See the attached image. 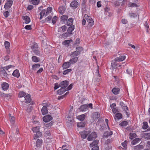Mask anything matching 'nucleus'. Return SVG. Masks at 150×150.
I'll return each instance as SVG.
<instances>
[{
    "mask_svg": "<svg viewBox=\"0 0 150 150\" xmlns=\"http://www.w3.org/2000/svg\"><path fill=\"white\" fill-rule=\"evenodd\" d=\"M25 103H30L31 100L30 96L29 94L27 95L25 97Z\"/></svg>",
    "mask_w": 150,
    "mask_h": 150,
    "instance_id": "obj_21",
    "label": "nucleus"
},
{
    "mask_svg": "<svg viewBox=\"0 0 150 150\" xmlns=\"http://www.w3.org/2000/svg\"><path fill=\"white\" fill-rule=\"evenodd\" d=\"M22 18L25 24H28L30 22V17L27 16H22Z\"/></svg>",
    "mask_w": 150,
    "mask_h": 150,
    "instance_id": "obj_8",
    "label": "nucleus"
},
{
    "mask_svg": "<svg viewBox=\"0 0 150 150\" xmlns=\"http://www.w3.org/2000/svg\"><path fill=\"white\" fill-rule=\"evenodd\" d=\"M83 49L82 47H78L76 48V50L80 54L81 52L83 50Z\"/></svg>",
    "mask_w": 150,
    "mask_h": 150,
    "instance_id": "obj_61",
    "label": "nucleus"
},
{
    "mask_svg": "<svg viewBox=\"0 0 150 150\" xmlns=\"http://www.w3.org/2000/svg\"><path fill=\"white\" fill-rule=\"evenodd\" d=\"M128 6L129 7H138L139 6V5L134 3L129 2Z\"/></svg>",
    "mask_w": 150,
    "mask_h": 150,
    "instance_id": "obj_29",
    "label": "nucleus"
},
{
    "mask_svg": "<svg viewBox=\"0 0 150 150\" xmlns=\"http://www.w3.org/2000/svg\"><path fill=\"white\" fill-rule=\"evenodd\" d=\"M73 22V19L71 18H69L67 22V25L68 26H71L72 25Z\"/></svg>",
    "mask_w": 150,
    "mask_h": 150,
    "instance_id": "obj_34",
    "label": "nucleus"
},
{
    "mask_svg": "<svg viewBox=\"0 0 150 150\" xmlns=\"http://www.w3.org/2000/svg\"><path fill=\"white\" fill-rule=\"evenodd\" d=\"M78 6L79 3L77 1H73L71 3L70 6L74 8H76Z\"/></svg>",
    "mask_w": 150,
    "mask_h": 150,
    "instance_id": "obj_11",
    "label": "nucleus"
},
{
    "mask_svg": "<svg viewBox=\"0 0 150 150\" xmlns=\"http://www.w3.org/2000/svg\"><path fill=\"white\" fill-rule=\"evenodd\" d=\"M149 126L148 123L146 122H143L142 128L144 129H146L148 128Z\"/></svg>",
    "mask_w": 150,
    "mask_h": 150,
    "instance_id": "obj_40",
    "label": "nucleus"
},
{
    "mask_svg": "<svg viewBox=\"0 0 150 150\" xmlns=\"http://www.w3.org/2000/svg\"><path fill=\"white\" fill-rule=\"evenodd\" d=\"M80 133L81 137L83 139H85L86 138L88 135L89 134L90 132L89 131H84Z\"/></svg>",
    "mask_w": 150,
    "mask_h": 150,
    "instance_id": "obj_7",
    "label": "nucleus"
},
{
    "mask_svg": "<svg viewBox=\"0 0 150 150\" xmlns=\"http://www.w3.org/2000/svg\"><path fill=\"white\" fill-rule=\"evenodd\" d=\"M47 41L45 40H42V46L45 48H46L47 47Z\"/></svg>",
    "mask_w": 150,
    "mask_h": 150,
    "instance_id": "obj_43",
    "label": "nucleus"
},
{
    "mask_svg": "<svg viewBox=\"0 0 150 150\" xmlns=\"http://www.w3.org/2000/svg\"><path fill=\"white\" fill-rule=\"evenodd\" d=\"M42 135V132L39 131L38 132H36V133L35 135V136L33 137V138L34 139H35L41 137Z\"/></svg>",
    "mask_w": 150,
    "mask_h": 150,
    "instance_id": "obj_27",
    "label": "nucleus"
},
{
    "mask_svg": "<svg viewBox=\"0 0 150 150\" xmlns=\"http://www.w3.org/2000/svg\"><path fill=\"white\" fill-rule=\"evenodd\" d=\"M45 136L46 137L50 136L51 135L50 132L49 130L46 131L44 133Z\"/></svg>",
    "mask_w": 150,
    "mask_h": 150,
    "instance_id": "obj_58",
    "label": "nucleus"
},
{
    "mask_svg": "<svg viewBox=\"0 0 150 150\" xmlns=\"http://www.w3.org/2000/svg\"><path fill=\"white\" fill-rule=\"evenodd\" d=\"M40 66V64H35L32 66V69L33 70H35L38 68Z\"/></svg>",
    "mask_w": 150,
    "mask_h": 150,
    "instance_id": "obj_49",
    "label": "nucleus"
},
{
    "mask_svg": "<svg viewBox=\"0 0 150 150\" xmlns=\"http://www.w3.org/2000/svg\"><path fill=\"white\" fill-rule=\"evenodd\" d=\"M52 8L51 7H48L47 8L46 10V13H45V16H47L49 13L51 12L52 10Z\"/></svg>",
    "mask_w": 150,
    "mask_h": 150,
    "instance_id": "obj_46",
    "label": "nucleus"
},
{
    "mask_svg": "<svg viewBox=\"0 0 150 150\" xmlns=\"http://www.w3.org/2000/svg\"><path fill=\"white\" fill-rule=\"evenodd\" d=\"M114 117L115 120H118L122 118V115L121 113L117 112L115 115Z\"/></svg>",
    "mask_w": 150,
    "mask_h": 150,
    "instance_id": "obj_12",
    "label": "nucleus"
},
{
    "mask_svg": "<svg viewBox=\"0 0 150 150\" xmlns=\"http://www.w3.org/2000/svg\"><path fill=\"white\" fill-rule=\"evenodd\" d=\"M71 71V69H69L66 70H65L63 71V74L64 75H66L68 74L69 72H70Z\"/></svg>",
    "mask_w": 150,
    "mask_h": 150,
    "instance_id": "obj_54",
    "label": "nucleus"
},
{
    "mask_svg": "<svg viewBox=\"0 0 150 150\" xmlns=\"http://www.w3.org/2000/svg\"><path fill=\"white\" fill-rule=\"evenodd\" d=\"M99 141L98 140H95L92 142L90 145V147H92L97 145Z\"/></svg>",
    "mask_w": 150,
    "mask_h": 150,
    "instance_id": "obj_28",
    "label": "nucleus"
},
{
    "mask_svg": "<svg viewBox=\"0 0 150 150\" xmlns=\"http://www.w3.org/2000/svg\"><path fill=\"white\" fill-rule=\"evenodd\" d=\"M84 17L86 19L87 22L88 23V26L91 27L93 25L94 22L91 17L85 14L84 16Z\"/></svg>",
    "mask_w": 150,
    "mask_h": 150,
    "instance_id": "obj_1",
    "label": "nucleus"
},
{
    "mask_svg": "<svg viewBox=\"0 0 150 150\" xmlns=\"http://www.w3.org/2000/svg\"><path fill=\"white\" fill-rule=\"evenodd\" d=\"M52 119L51 115H47L43 117V120L45 122H48Z\"/></svg>",
    "mask_w": 150,
    "mask_h": 150,
    "instance_id": "obj_4",
    "label": "nucleus"
},
{
    "mask_svg": "<svg viewBox=\"0 0 150 150\" xmlns=\"http://www.w3.org/2000/svg\"><path fill=\"white\" fill-rule=\"evenodd\" d=\"M31 52L33 53L35 55L39 56L40 54L41 51L38 48L32 50Z\"/></svg>",
    "mask_w": 150,
    "mask_h": 150,
    "instance_id": "obj_16",
    "label": "nucleus"
},
{
    "mask_svg": "<svg viewBox=\"0 0 150 150\" xmlns=\"http://www.w3.org/2000/svg\"><path fill=\"white\" fill-rule=\"evenodd\" d=\"M112 131H107L104 134V136L105 137H107L109 136L112 135Z\"/></svg>",
    "mask_w": 150,
    "mask_h": 150,
    "instance_id": "obj_42",
    "label": "nucleus"
},
{
    "mask_svg": "<svg viewBox=\"0 0 150 150\" xmlns=\"http://www.w3.org/2000/svg\"><path fill=\"white\" fill-rule=\"evenodd\" d=\"M31 2L33 5H36L39 3L40 1L39 0H32Z\"/></svg>",
    "mask_w": 150,
    "mask_h": 150,
    "instance_id": "obj_56",
    "label": "nucleus"
},
{
    "mask_svg": "<svg viewBox=\"0 0 150 150\" xmlns=\"http://www.w3.org/2000/svg\"><path fill=\"white\" fill-rule=\"evenodd\" d=\"M130 137L129 138L131 139H132L134 138H135L136 137V134L134 133H130L129 134Z\"/></svg>",
    "mask_w": 150,
    "mask_h": 150,
    "instance_id": "obj_50",
    "label": "nucleus"
},
{
    "mask_svg": "<svg viewBox=\"0 0 150 150\" xmlns=\"http://www.w3.org/2000/svg\"><path fill=\"white\" fill-rule=\"evenodd\" d=\"M59 11V13L61 14H62L64 13L65 10V7L63 6H60L59 8H58Z\"/></svg>",
    "mask_w": 150,
    "mask_h": 150,
    "instance_id": "obj_23",
    "label": "nucleus"
},
{
    "mask_svg": "<svg viewBox=\"0 0 150 150\" xmlns=\"http://www.w3.org/2000/svg\"><path fill=\"white\" fill-rule=\"evenodd\" d=\"M78 60V57H76L71 59L69 61L71 64H74L77 62Z\"/></svg>",
    "mask_w": 150,
    "mask_h": 150,
    "instance_id": "obj_22",
    "label": "nucleus"
},
{
    "mask_svg": "<svg viewBox=\"0 0 150 150\" xmlns=\"http://www.w3.org/2000/svg\"><path fill=\"white\" fill-rule=\"evenodd\" d=\"M32 61L35 62H38L40 61V58L35 56H33L32 57Z\"/></svg>",
    "mask_w": 150,
    "mask_h": 150,
    "instance_id": "obj_31",
    "label": "nucleus"
},
{
    "mask_svg": "<svg viewBox=\"0 0 150 150\" xmlns=\"http://www.w3.org/2000/svg\"><path fill=\"white\" fill-rule=\"evenodd\" d=\"M4 45L6 49L8 50L9 49L10 45L9 42L7 41H5L4 42Z\"/></svg>",
    "mask_w": 150,
    "mask_h": 150,
    "instance_id": "obj_48",
    "label": "nucleus"
},
{
    "mask_svg": "<svg viewBox=\"0 0 150 150\" xmlns=\"http://www.w3.org/2000/svg\"><path fill=\"white\" fill-rule=\"evenodd\" d=\"M0 74L2 78L5 79L7 78V76L8 74L5 70H4V69H3L2 68L1 69V70L0 71Z\"/></svg>",
    "mask_w": 150,
    "mask_h": 150,
    "instance_id": "obj_6",
    "label": "nucleus"
},
{
    "mask_svg": "<svg viewBox=\"0 0 150 150\" xmlns=\"http://www.w3.org/2000/svg\"><path fill=\"white\" fill-rule=\"evenodd\" d=\"M129 16L131 18H134L137 16V14L136 13H129Z\"/></svg>",
    "mask_w": 150,
    "mask_h": 150,
    "instance_id": "obj_55",
    "label": "nucleus"
},
{
    "mask_svg": "<svg viewBox=\"0 0 150 150\" xmlns=\"http://www.w3.org/2000/svg\"><path fill=\"white\" fill-rule=\"evenodd\" d=\"M12 75L14 77L18 78L20 76L19 71L17 69L15 70L12 73Z\"/></svg>",
    "mask_w": 150,
    "mask_h": 150,
    "instance_id": "obj_20",
    "label": "nucleus"
},
{
    "mask_svg": "<svg viewBox=\"0 0 150 150\" xmlns=\"http://www.w3.org/2000/svg\"><path fill=\"white\" fill-rule=\"evenodd\" d=\"M57 17L56 16H54L52 19V23L53 24H55L57 21Z\"/></svg>",
    "mask_w": 150,
    "mask_h": 150,
    "instance_id": "obj_59",
    "label": "nucleus"
},
{
    "mask_svg": "<svg viewBox=\"0 0 150 150\" xmlns=\"http://www.w3.org/2000/svg\"><path fill=\"white\" fill-rule=\"evenodd\" d=\"M69 84L68 82L67 81H64L61 82L59 84V86L61 88L65 89Z\"/></svg>",
    "mask_w": 150,
    "mask_h": 150,
    "instance_id": "obj_5",
    "label": "nucleus"
},
{
    "mask_svg": "<svg viewBox=\"0 0 150 150\" xmlns=\"http://www.w3.org/2000/svg\"><path fill=\"white\" fill-rule=\"evenodd\" d=\"M13 3L12 0H9L8 1L5 3L4 8L6 10L8 9L12 6Z\"/></svg>",
    "mask_w": 150,
    "mask_h": 150,
    "instance_id": "obj_2",
    "label": "nucleus"
},
{
    "mask_svg": "<svg viewBox=\"0 0 150 150\" xmlns=\"http://www.w3.org/2000/svg\"><path fill=\"white\" fill-rule=\"evenodd\" d=\"M74 25H73L69 27L67 30V32L69 34H71V32L74 30Z\"/></svg>",
    "mask_w": 150,
    "mask_h": 150,
    "instance_id": "obj_39",
    "label": "nucleus"
},
{
    "mask_svg": "<svg viewBox=\"0 0 150 150\" xmlns=\"http://www.w3.org/2000/svg\"><path fill=\"white\" fill-rule=\"evenodd\" d=\"M66 91L65 89L61 88L60 89L57 91V93L59 95H61Z\"/></svg>",
    "mask_w": 150,
    "mask_h": 150,
    "instance_id": "obj_30",
    "label": "nucleus"
},
{
    "mask_svg": "<svg viewBox=\"0 0 150 150\" xmlns=\"http://www.w3.org/2000/svg\"><path fill=\"white\" fill-rule=\"evenodd\" d=\"M46 13V10L44 9L40 13V19H41L43 17L45 16V13Z\"/></svg>",
    "mask_w": 150,
    "mask_h": 150,
    "instance_id": "obj_38",
    "label": "nucleus"
},
{
    "mask_svg": "<svg viewBox=\"0 0 150 150\" xmlns=\"http://www.w3.org/2000/svg\"><path fill=\"white\" fill-rule=\"evenodd\" d=\"M32 130L33 132H38L39 131V127L38 126L34 127H33Z\"/></svg>",
    "mask_w": 150,
    "mask_h": 150,
    "instance_id": "obj_45",
    "label": "nucleus"
},
{
    "mask_svg": "<svg viewBox=\"0 0 150 150\" xmlns=\"http://www.w3.org/2000/svg\"><path fill=\"white\" fill-rule=\"evenodd\" d=\"M127 142L128 141H127L125 140L124 142L122 143V146L124 148V149L125 150H126L127 149Z\"/></svg>",
    "mask_w": 150,
    "mask_h": 150,
    "instance_id": "obj_41",
    "label": "nucleus"
},
{
    "mask_svg": "<svg viewBox=\"0 0 150 150\" xmlns=\"http://www.w3.org/2000/svg\"><path fill=\"white\" fill-rule=\"evenodd\" d=\"M71 65V64L69 62H65L63 64L62 67L64 69L69 68Z\"/></svg>",
    "mask_w": 150,
    "mask_h": 150,
    "instance_id": "obj_18",
    "label": "nucleus"
},
{
    "mask_svg": "<svg viewBox=\"0 0 150 150\" xmlns=\"http://www.w3.org/2000/svg\"><path fill=\"white\" fill-rule=\"evenodd\" d=\"M77 126L79 127H83L85 126V124L84 122H80L77 124Z\"/></svg>",
    "mask_w": 150,
    "mask_h": 150,
    "instance_id": "obj_47",
    "label": "nucleus"
},
{
    "mask_svg": "<svg viewBox=\"0 0 150 150\" xmlns=\"http://www.w3.org/2000/svg\"><path fill=\"white\" fill-rule=\"evenodd\" d=\"M42 142V140L41 139H38L36 144V145L37 147H39L41 146Z\"/></svg>",
    "mask_w": 150,
    "mask_h": 150,
    "instance_id": "obj_26",
    "label": "nucleus"
},
{
    "mask_svg": "<svg viewBox=\"0 0 150 150\" xmlns=\"http://www.w3.org/2000/svg\"><path fill=\"white\" fill-rule=\"evenodd\" d=\"M143 146L142 145L139 144L135 146L134 147L135 150H141L143 149Z\"/></svg>",
    "mask_w": 150,
    "mask_h": 150,
    "instance_id": "obj_32",
    "label": "nucleus"
},
{
    "mask_svg": "<svg viewBox=\"0 0 150 150\" xmlns=\"http://www.w3.org/2000/svg\"><path fill=\"white\" fill-rule=\"evenodd\" d=\"M126 58V56L124 55L116 57L115 59V61L117 62H121L124 60Z\"/></svg>",
    "mask_w": 150,
    "mask_h": 150,
    "instance_id": "obj_13",
    "label": "nucleus"
},
{
    "mask_svg": "<svg viewBox=\"0 0 150 150\" xmlns=\"http://www.w3.org/2000/svg\"><path fill=\"white\" fill-rule=\"evenodd\" d=\"M97 137V134L95 132H93L89 135L87 139L89 141H91L93 139H95Z\"/></svg>",
    "mask_w": 150,
    "mask_h": 150,
    "instance_id": "obj_3",
    "label": "nucleus"
},
{
    "mask_svg": "<svg viewBox=\"0 0 150 150\" xmlns=\"http://www.w3.org/2000/svg\"><path fill=\"white\" fill-rule=\"evenodd\" d=\"M41 112L42 114L43 115H45L48 113V111L46 106H43Z\"/></svg>",
    "mask_w": 150,
    "mask_h": 150,
    "instance_id": "obj_15",
    "label": "nucleus"
},
{
    "mask_svg": "<svg viewBox=\"0 0 150 150\" xmlns=\"http://www.w3.org/2000/svg\"><path fill=\"white\" fill-rule=\"evenodd\" d=\"M120 89L117 87H115L113 88L112 90V92L115 95H117L119 94L120 92Z\"/></svg>",
    "mask_w": 150,
    "mask_h": 150,
    "instance_id": "obj_17",
    "label": "nucleus"
},
{
    "mask_svg": "<svg viewBox=\"0 0 150 150\" xmlns=\"http://www.w3.org/2000/svg\"><path fill=\"white\" fill-rule=\"evenodd\" d=\"M26 93L25 92L21 91L19 92L18 96L20 98H22L24 97Z\"/></svg>",
    "mask_w": 150,
    "mask_h": 150,
    "instance_id": "obj_51",
    "label": "nucleus"
},
{
    "mask_svg": "<svg viewBox=\"0 0 150 150\" xmlns=\"http://www.w3.org/2000/svg\"><path fill=\"white\" fill-rule=\"evenodd\" d=\"M88 109V105L87 104H84L81 105L80 108L79 110L81 111L84 112L86 111Z\"/></svg>",
    "mask_w": 150,
    "mask_h": 150,
    "instance_id": "obj_10",
    "label": "nucleus"
},
{
    "mask_svg": "<svg viewBox=\"0 0 150 150\" xmlns=\"http://www.w3.org/2000/svg\"><path fill=\"white\" fill-rule=\"evenodd\" d=\"M24 28L27 30H31L32 29L31 26L30 25H27Z\"/></svg>",
    "mask_w": 150,
    "mask_h": 150,
    "instance_id": "obj_60",
    "label": "nucleus"
},
{
    "mask_svg": "<svg viewBox=\"0 0 150 150\" xmlns=\"http://www.w3.org/2000/svg\"><path fill=\"white\" fill-rule=\"evenodd\" d=\"M128 123L127 121H123L120 124V125L121 126L125 127L127 125Z\"/></svg>",
    "mask_w": 150,
    "mask_h": 150,
    "instance_id": "obj_53",
    "label": "nucleus"
},
{
    "mask_svg": "<svg viewBox=\"0 0 150 150\" xmlns=\"http://www.w3.org/2000/svg\"><path fill=\"white\" fill-rule=\"evenodd\" d=\"M72 42V40H65L62 42V44L64 45H68L70 42Z\"/></svg>",
    "mask_w": 150,
    "mask_h": 150,
    "instance_id": "obj_52",
    "label": "nucleus"
},
{
    "mask_svg": "<svg viewBox=\"0 0 150 150\" xmlns=\"http://www.w3.org/2000/svg\"><path fill=\"white\" fill-rule=\"evenodd\" d=\"M1 88L4 91H6L9 88V85L6 82H3L1 84Z\"/></svg>",
    "mask_w": 150,
    "mask_h": 150,
    "instance_id": "obj_9",
    "label": "nucleus"
},
{
    "mask_svg": "<svg viewBox=\"0 0 150 150\" xmlns=\"http://www.w3.org/2000/svg\"><path fill=\"white\" fill-rule=\"evenodd\" d=\"M68 18V16L66 15H64L62 16L61 17V20L64 22H65L67 21Z\"/></svg>",
    "mask_w": 150,
    "mask_h": 150,
    "instance_id": "obj_37",
    "label": "nucleus"
},
{
    "mask_svg": "<svg viewBox=\"0 0 150 150\" xmlns=\"http://www.w3.org/2000/svg\"><path fill=\"white\" fill-rule=\"evenodd\" d=\"M85 117L86 116L84 114H82L77 116V118L80 120L83 121L84 120Z\"/></svg>",
    "mask_w": 150,
    "mask_h": 150,
    "instance_id": "obj_35",
    "label": "nucleus"
},
{
    "mask_svg": "<svg viewBox=\"0 0 150 150\" xmlns=\"http://www.w3.org/2000/svg\"><path fill=\"white\" fill-rule=\"evenodd\" d=\"M79 52H78L76 50V51L75 52H73L71 53V55L73 56H78L80 54Z\"/></svg>",
    "mask_w": 150,
    "mask_h": 150,
    "instance_id": "obj_57",
    "label": "nucleus"
},
{
    "mask_svg": "<svg viewBox=\"0 0 150 150\" xmlns=\"http://www.w3.org/2000/svg\"><path fill=\"white\" fill-rule=\"evenodd\" d=\"M67 28L65 25L62 26L61 27L59 28H58V32H64L66 31Z\"/></svg>",
    "mask_w": 150,
    "mask_h": 150,
    "instance_id": "obj_36",
    "label": "nucleus"
},
{
    "mask_svg": "<svg viewBox=\"0 0 150 150\" xmlns=\"http://www.w3.org/2000/svg\"><path fill=\"white\" fill-rule=\"evenodd\" d=\"M100 114L98 112H94L92 114V117L94 119H98L100 117Z\"/></svg>",
    "mask_w": 150,
    "mask_h": 150,
    "instance_id": "obj_24",
    "label": "nucleus"
},
{
    "mask_svg": "<svg viewBox=\"0 0 150 150\" xmlns=\"http://www.w3.org/2000/svg\"><path fill=\"white\" fill-rule=\"evenodd\" d=\"M92 147L93 148L91 150H98L99 149V146L98 145L94 146Z\"/></svg>",
    "mask_w": 150,
    "mask_h": 150,
    "instance_id": "obj_64",
    "label": "nucleus"
},
{
    "mask_svg": "<svg viewBox=\"0 0 150 150\" xmlns=\"http://www.w3.org/2000/svg\"><path fill=\"white\" fill-rule=\"evenodd\" d=\"M31 48L32 50L35 49H38V45L37 43L33 42L32 43L31 46Z\"/></svg>",
    "mask_w": 150,
    "mask_h": 150,
    "instance_id": "obj_25",
    "label": "nucleus"
},
{
    "mask_svg": "<svg viewBox=\"0 0 150 150\" xmlns=\"http://www.w3.org/2000/svg\"><path fill=\"white\" fill-rule=\"evenodd\" d=\"M3 15L5 18H7L9 16V13L8 11H6L3 13Z\"/></svg>",
    "mask_w": 150,
    "mask_h": 150,
    "instance_id": "obj_62",
    "label": "nucleus"
},
{
    "mask_svg": "<svg viewBox=\"0 0 150 150\" xmlns=\"http://www.w3.org/2000/svg\"><path fill=\"white\" fill-rule=\"evenodd\" d=\"M117 61H115V59L112 62L111 66L112 68L113 69H115L117 67L118 64L117 63Z\"/></svg>",
    "mask_w": 150,
    "mask_h": 150,
    "instance_id": "obj_19",
    "label": "nucleus"
},
{
    "mask_svg": "<svg viewBox=\"0 0 150 150\" xmlns=\"http://www.w3.org/2000/svg\"><path fill=\"white\" fill-rule=\"evenodd\" d=\"M140 139L139 138H136L134 139L131 142V144L132 145H135L137 144L138 143Z\"/></svg>",
    "mask_w": 150,
    "mask_h": 150,
    "instance_id": "obj_33",
    "label": "nucleus"
},
{
    "mask_svg": "<svg viewBox=\"0 0 150 150\" xmlns=\"http://www.w3.org/2000/svg\"><path fill=\"white\" fill-rule=\"evenodd\" d=\"M9 120L11 123L12 124H13L15 122V118L13 116L11 115V114H9Z\"/></svg>",
    "mask_w": 150,
    "mask_h": 150,
    "instance_id": "obj_14",
    "label": "nucleus"
},
{
    "mask_svg": "<svg viewBox=\"0 0 150 150\" xmlns=\"http://www.w3.org/2000/svg\"><path fill=\"white\" fill-rule=\"evenodd\" d=\"M112 111L113 113L114 114H116V113L119 112L118 109L116 108L112 109Z\"/></svg>",
    "mask_w": 150,
    "mask_h": 150,
    "instance_id": "obj_63",
    "label": "nucleus"
},
{
    "mask_svg": "<svg viewBox=\"0 0 150 150\" xmlns=\"http://www.w3.org/2000/svg\"><path fill=\"white\" fill-rule=\"evenodd\" d=\"M123 110L125 112L127 116L128 117L129 115V114L127 112L128 111V107L125 105L122 107Z\"/></svg>",
    "mask_w": 150,
    "mask_h": 150,
    "instance_id": "obj_44",
    "label": "nucleus"
}]
</instances>
